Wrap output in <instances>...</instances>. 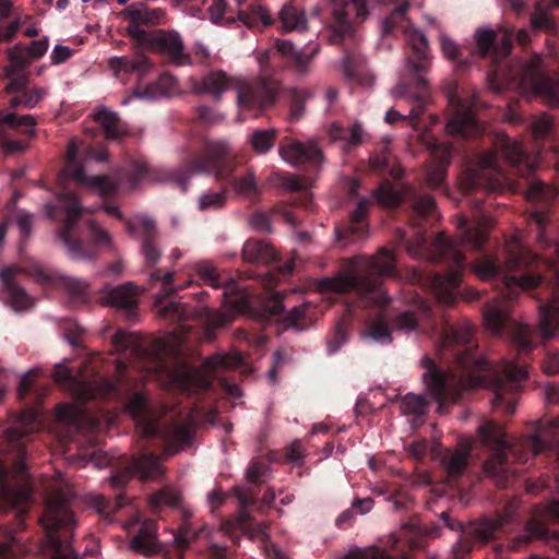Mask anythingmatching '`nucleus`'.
<instances>
[{
    "label": "nucleus",
    "mask_w": 559,
    "mask_h": 559,
    "mask_svg": "<svg viewBox=\"0 0 559 559\" xmlns=\"http://www.w3.org/2000/svg\"><path fill=\"white\" fill-rule=\"evenodd\" d=\"M276 258V251L265 240L247 241V262L269 263Z\"/></svg>",
    "instance_id": "nucleus-49"
},
{
    "label": "nucleus",
    "mask_w": 559,
    "mask_h": 559,
    "mask_svg": "<svg viewBox=\"0 0 559 559\" xmlns=\"http://www.w3.org/2000/svg\"><path fill=\"white\" fill-rule=\"evenodd\" d=\"M177 84L176 79L164 73L159 75L158 80L148 85L143 92L135 91V96L139 98H157L160 96H169Z\"/></svg>",
    "instance_id": "nucleus-47"
},
{
    "label": "nucleus",
    "mask_w": 559,
    "mask_h": 559,
    "mask_svg": "<svg viewBox=\"0 0 559 559\" xmlns=\"http://www.w3.org/2000/svg\"><path fill=\"white\" fill-rule=\"evenodd\" d=\"M112 345L117 352H130L143 368L151 374L163 373L167 370L166 349L163 340H147L135 332L117 331L112 336Z\"/></svg>",
    "instance_id": "nucleus-10"
},
{
    "label": "nucleus",
    "mask_w": 559,
    "mask_h": 559,
    "mask_svg": "<svg viewBox=\"0 0 559 559\" xmlns=\"http://www.w3.org/2000/svg\"><path fill=\"white\" fill-rule=\"evenodd\" d=\"M503 519L485 518L476 523H471L463 528L465 538H473L480 543H487L496 538V533L503 527Z\"/></svg>",
    "instance_id": "nucleus-35"
},
{
    "label": "nucleus",
    "mask_w": 559,
    "mask_h": 559,
    "mask_svg": "<svg viewBox=\"0 0 559 559\" xmlns=\"http://www.w3.org/2000/svg\"><path fill=\"white\" fill-rule=\"evenodd\" d=\"M276 50L285 57H289L294 61L295 70L298 74L305 75L310 70V62L317 49L311 53H305L297 50L290 40L277 39L275 41Z\"/></svg>",
    "instance_id": "nucleus-38"
},
{
    "label": "nucleus",
    "mask_w": 559,
    "mask_h": 559,
    "mask_svg": "<svg viewBox=\"0 0 559 559\" xmlns=\"http://www.w3.org/2000/svg\"><path fill=\"white\" fill-rule=\"evenodd\" d=\"M52 378L56 383L69 390L74 397L82 403L88 402L94 397V392L90 383L74 376L72 370L67 366L57 365Z\"/></svg>",
    "instance_id": "nucleus-26"
},
{
    "label": "nucleus",
    "mask_w": 559,
    "mask_h": 559,
    "mask_svg": "<svg viewBox=\"0 0 559 559\" xmlns=\"http://www.w3.org/2000/svg\"><path fill=\"white\" fill-rule=\"evenodd\" d=\"M164 473L160 465V457L155 453L141 452L133 456L124 471L114 474L110 479V487L118 491L133 477L139 476L141 480H153Z\"/></svg>",
    "instance_id": "nucleus-14"
},
{
    "label": "nucleus",
    "mask_w": 559,
    "mask_h": 559,
    "mask_svg": "<svg viewBox=\"0 0 559 559\" xmlns=\"http://www.w3.org/2000/svg\"><path fill=\"white\" fill-rule=\"evenodd\" d=\"M526 377L527 371L524 367L516 366L511 360H503L487 384L495 395L491 401L492 407L502 409L508 415L513 414L515 412L514 393Z\"/></svg>",
    "instance_id": "nucleus-12"
},
{
    "label": "nucleus",
    "mask_w": 559,
    "mask_h": 559,
    "mask_svg": "<svg viewBox=\"0 0 559 559\" xmlns=\"http://www.w3.org/2000/svg\"><path fill=\"white\" fill-rule=\"evenodd\" d=\"M132 550L144 556H151L160 551V545L157 540V523L152 519L144 520L136 535L131 539Z\"/></svg>",
    "instance_id": "nucleus-30"
},
{
    "label": "nucleus",
    "mask_w": 559,
    "mask_h": 559,
    "mask_svg": "<svg viewBox=\"0 0 559 559\" xmlns=\"http://www.w3.org/2000/svg\"><path fill=\"white\" fill-rule=\"evenodd\" d=\"M506 182V176L498 165L497 152H487L479 157L477 165L468 169L466 188L485 187L497 191Z\"/></svg>",
    "instance_id": "nucleus-17"
},
{
    "label": "nucleus",
    "mask_w": 559,
    "mask_h": 559,
    "mask_svg": "<svg viewBox=\"0 0 559 559\" xmlns=\"http://www.w3.org/2000/svg\"><path fill=\"white\" fill-rule=\"evenodd\" d=\"M540 276L527 273L522 276H504V285L509 290V298L513 294V290L519 288L522 290H528L535 288L540 283Z\"/></svg>",
    "instance_id": "nucleus-56"
},
{
    "label": "nucleus",
    "mask_w": 559,
    "mask_h": 559,
    "mask_svg": "<svg viewBox=\"0 0 559 559\" xmlns=\"http://www.w3.org/2000/svg\"><path fill=\"white\" fill-rule=\"evenodd\" d=\"M197 273L210 286L214 288L221 287L219 276L216 267L210 261H201L195 265Z\"/></svg>",
    "instance_id": "nucleus-62"
},
{
    "label": "nucleus",
    "mask_w": 559,
    "mask_h": 559,
    "mask_svg": "<svg viewBox=\"0 0 559 559\" xmlns=\"http://www.w3.org/2000/svg\"><path fill=\"white\" fill-rule=\"evenodd\" d=\"M139 46L150 47L176 66L191 63L190 56L185 52L182 38L177 32H168L160 28L154 29L152 36Z\"/></svg>",
    "instance_id": "nucleus-20"
},
{
    "label": "nucleus",
    "mask_w": 559,
    "mask_h": 559,
    "mask_svg": "<svg viewBox=\"0 0 559 559\" xmlns=\"http://www.w3.org/2000/svg\"><path fill=\"white\" fill-rule=\"evenodd\" d=\"M369 200L361 199L357 204V209L350 216V222L346 230H336L337 238L345 239V233H349L355 236H361L364 234V219L366 218L369 210Z\"/></svg>",
    "instance_id": "nucleus-50"
},
{
    "label": "nucleus",
    "mask_w": 559,
    "mask_h": 559,
    "mask_svg": "<svg viewBox=\"0 0 559 559\" xmlns=\"http://www.w3.org/2000/svg\"><path fill=\"white\" fill-rule=\"evenodd\" d=\"M542 520L559 521V501L550 500L545 506H536L533 510V518L525 524V533L512 540L510 548L516 550L521 544L530 543L533 539L559 540L556 532L549 533Z\"/></svg>",
    "instance_id": "nucleus-16"
},
{
    "label": "nucleus",
    "mask_w": 559,
    "mask_h": 559,
    "mask_svg": "<svg viewBox=\"0 0 559 559\" xmlns=\"http://www.w3.org/2000/svg\"><path fill=\"white\" fill-rule=\"evenodd\" d=\"M150 504L153 509L163 507H178L180 504L179 493L171 488H163L150 496Z\"/></svg>",
    "instance_id": "nucleus-57"
},
{
    "label": "nucleus",
    "mask_w": 559,
    "mask_h": 559,
    "mask_svg": "<svg viewBox=\"0 0 559 559\" xmlns=\"http://www.w3.org/2000/svg\"><path fill=\"white\" fill-rule=\"evenodd\" d=\"M337 25L333 27L331 41L336 44L352 32L353 22H362L369 14L365 0H330Z\"/></svg>",
    "instance_id": "nucleus-19"
},
{
    "label": "nucleus",
    "mask_w": 559,
    "mask_h": 559,
    "mask_svg": "<svg viewBox=\"0 0 559 559\" xmlns=\"http://www.w3.org/2000/svg\"><path fill=\"white\" fill-rule=\"evenodd\" d=\"M70 500L71 493L60 489L50 492L46 499L45 511L40 521L48 544L52 549L51 559H79L72 546L58 535L59 530L70 531L75 524Z\"/></svg>",
    "instance_id": "nucleus-8"
},
{
    "label": "nucleus",
    "mask_w": 559,
    "mask_h": 559,
    "mask_svg": "<svg viewBox=\"0 0 559 559\" xmlns=\"http://www.w3.org/2000/svg\"><path fill=\"white\" fill-rule=\"evenodd\" d=\"M236 167V155L226 141L204 138L191 144L181 166L171 173V179L186 192L193 175L214 174L218 180L226 182L227 189L242 195L245 177L242 174L235 175Z\"/></svg>",
    "instance_id": "nucleus-4"
},
{
    "label": "nucleus",
    "mask_w": 559,
    "mask_h": 559,
    "mask_svg": "<svg viewBox=\"0 0 559 559\" xmlns=\"http://www.w3.org/2000/svg\"><path fill=\"white\" fill-rule=\"evenodd\" d=\"M260 90L261 95L255 100L251 91H249V88L247 87V110L250 107H252L255 103L261 109L272 105L277 94L278 84L276 81L272 79L264 78L261 80Z\"/></svg>",
    "instance_id": "nucleus-46"
},
{
    "label": "nucleus",
    "mask_w": 559,
    "mask_h": 559,
    "mask_svg": "<svg viewBox=\"0 0 559 559\" xmlns=\"http://www.w3.org/2000/svg\"><path fill=\"white\" fill-rule=\"evenodd\" d=\"M554 197V191L546 188L540 181H532L525 192V198L530 201H540L547 203Z\"/></svg>",
    "instance_id": "nucleus-64"
},
{
    "label": "nucleus",
    "mask_w": 559,
    "mask_h": 559,
    "mask_svg": "<svg viewBox=\"0 0 559 559\" xmlns=\"http://www.w3.org/2000/svg\"><path fill=\"white\" fill-rule=\"evenodd\" d=\"M428 146L433 158L437 160V165L428 170L426 180L431 188H438L443 183L445 178L447 166L450 163V150L436 140L430 141Z\"/></svg>",
    "instance_id": "nucleus-32"
},
{
    "label": "nucleus",
    "mask_w": 559,
    "mask_h": 559,
    "mask_svg": "<svg viewBox=\"0 0 559 559\" xmlns=\"http://www.w3.org/2000/svg\"><path fill=\"white\" fill-rule=\"evenodd\" d=\"M534 260L535 255L523 248L518 240H514L508 245V258L504 263L503 271H524Z\"/></svg>",
    "instance_id": "nucleus-40"
},
{
    "label": "nucleus",
    "mask_w": 559,
    "mask_h": 559,
    "mask_svg": "<svg viewBox=\"0 0 559 559\" xmlns=\"http://www.w3.org/2000/svg\"><path fill=\"white\" fill-rule=\"evenodd\" d=\"M127 503L128 498L122 492L116 493L114 498H107L104 495H93L87 498V504L104 515L119 511Z\"/></svg>",
    "instance_id": "nucleus-42"
},
{
    "label": "nucleus",
    "mask_w": 559,
    "mask_h": 559,
    "mask_svg": "<svg viewBox=\"0 0 559 559\" xmlns=\"http://www.w3.org/2000/svg\"><path fill=\"white\" fill-rule=\"evenodd\" d=\"M283 295L274 294L271 297L264 298L260 302V310H255L253 307V301L249 299L247 295V318L253 317L257 319H269L271 317L277 316L284 310V306L282 302Z\"/></svg>",
    "instance_id": "nucleus-41"
},
{
    "label": "nucleus",
    "mask_w": 559,
    "mask_h": 559,
    "mask_svg": "<svg viewBox=\"0 0 559 559\" xmlns=\"http://www.w3.org/2000/svg\"><path fill=\"white\" fill-rule=\"evenodd\" d=\"M140 228L142 231L141 253L145 265L152 267L162 257L156 224L148 217H142L140 219Z\"/></svg>",
    "instance_id": "nucleus-29"
},
{
    "label": "nucleus",
    "mask_w": 559,
    "mask_h": 559,
    "mask_svg": "<svg viewBox=\"0 0 559 559\" xmlns=\"http://www.w3.org/2000/svg\"><path fill=\"white\" fill-rule=\"evenodd\" d=\"M247 538L254 540L261 547L265 559H290L281 549L274 546L269 538V535L259 525L251 522L247 514Z\"/></svg>",
    "instance_id": "nucleus-37"
},
{
    "label": "nucleus",
    "mask_w": 559,
    "mask_h": 559,
    "mask_svg": "<svg viewBox=\"0 0 559 559\" xmlns=\"http://www.w3.org/2000/svg\"><path fill=\"white\" fill-rule=\"evenodd\" d=\"M394 272V254L388 249H381L372 257H357L349 263L347 271L334 276L323 277L318 282L321 293H346L355 290L361 296L377 292L383 276Z\"/></svg>",
    "instance_id": "nucleus-6"
},
{
    "label": "nucleus",
    "mask_w": 559,
    "mask_h": 559,
    "mask_svg": "<svg viewBox=\"0 0 559 559\" xmlns=\"http://www.w3.org/2000/svg\"><path fill=\"white\" fill-rule=\"evenodd\" d=\"M209 12L214 23L226 22L230 24L235 22V17L224 0H214L213 4L209 8Z\"/></svg>",
    "instance_id": "nucleus-63"
},
{
    "label": "nucleus",
    "mask_w": 559,
    "mask_h": 559,
    "mask_svg": "<svg viewBox=\"0 0 559 559\" xmlns=\"http://www.w3.org/2000/svg\"><path fill=\"white\" fill-rule=\"evenodd\" d=\"M496 39V32L491 28H479L475 32V40L480 57L484 58L492 51Z\"/></svg>",
    "instance_id": "nucleus-61"
},
{
    "label": "nucleus",
    "mask_w": 559,
    "mask_h": 559,
    "mask_svg": "<svg viewBox=\"0 0 559 559\" xmlns=\"http://www.w3.org/2000/svg\"><path fill=\"white\" fill-rule=\"evenodd\" d=\"M199 93L212 94L216 99L227 90H236L240 107L245 104V81L228 76L223 71L210 72L204 75L195 87Z\"/></svg>",
    "instance_id": "nucleus-23"
},
{
    "label": "nucleus",
    "mask_w": 559,
    "mask_h": 559,
    "mask_svg": "<svg viewBox=\"0 0 559 559\" xmlns=\"http://www.w3.org/2000/svg\"><path fill=\"white\" fill-rule=\"evenodd\" d=\"M445 129L452 135L472 136L479 132V126L469 107L459 100L454 105V114L449 119Z\"/></svg>",
    "instance_id": "nucleus-27"
},
{
    "label": "nucleus",
    "mask_w": 559,
    "mask_h": 559,
    "mask_svg": "<svg viewBox=\"0 0 559 559\" xmlns=\"http://www.w3.org/2000/svg\"><path fill=\"white\" fill-rule=\"evenodd\" d=\"M122 15L129 21L126 28L138 45L145 43L152 36L153 31H145L143 26H155L165 22L166 12L160 8H150L145 4H131L122 11Z\"/></svg>",
    "instance_id": "nucleus-15"
},
{
    "label": "nucleus",
    "mask_w": 559,
    "mask_h": 559,
    "mask_svg": "<svg viewBox=\"0 0 559 559\" xmlns=\"http://www.w3.org/2000/svg\"><path fill=\"white\" fill-rule=\"evenodd\" d=\"M37 121L36 118L33 115H24L21 117H17L13 112H4L0 110V126L5 124L10 128H22L25 127L27 130L24 131L27 135H34L35 130L34 127L36 126Z\"/></svg>",
    "instance_id": "nucleus-55"
},
{
    "label": "nucleus",
    "mask_w": 559,
    "mask_h": 559,
    "mask_svg": "<svg viewBox=\"0 0 559 559\" xmlns=\"http://www.w3.org/2000/svg\"><path fill=\"white\" fill-rule=\"evenodd\" d=\"M478 435L484 445L490 449L491 455L484 465L485 473L491 477L499 487L507 486L510 455L516 462H525L530 449L537 455L548 448H552L559 460V418L536 428L534 435L518 443L507 440L503 428L492 421H487L478 428Z\"/></svg>",
    "instance_id": "nucleus-3"
},
{
    "label": "nucleus",
    "mask_w": 559,
    "mask_h": 559,
    "mask_svg": "<svg viewBox=\"0 0 559 559\" xmlns=\"http://www.w3.org/2000/svg\"><path fill=\"white\" fill-rule=\"evenodd\" d=\"M106 304L123 311L129 320H134L139 306L138 288L131 283H124L110 288L106 296Z\"/></svg>",
    "instance_id": "nucleus-25"
},
{
    "label": "nucleus",
    "mask_w": 559,
    "mask_h": 559,
    "mask_svg": "<svg viewBox=\"0 0 559 559\" xmlns=\"http://www.w3.org/2000/svg\"><path fill=\"white\" fill-rule=\"evenodd\" d=\"M521 86L537 97H540L547 106H559V81L555 78L538 72L537 64L533 61L523 66Z\"/></svg>",
    "instance_id": "nucleus-18"
},
{
    "label": "nucleus",
    "mask_w": 559,
    "mask_h": 559,
    "mask_svg": "<svg viewBox=\"0 0 559 559\" xmlns=\"http://www.w3.org/2000/svg\"><path fill=\"white\" fill-rule=\"evenodd\" d=\"M16 269L7 267L0 272L3 299L15 311H25L34 306V299L16 282Z\"/></svg>",
    "instance_id": "nucleus-24"
},
{
    "label": "nucleus",
    "mask_w": 559,
    "mask_h": 559,
    "mask_svg": "<svg viewBox=\"0 0 559 559\" xmlns=\"http://www.w3.org/2000/svg\"><path fill=\"white\" fill-rule=\"evenodd\" d=\"M442 346H464L456 353V364L462 369L461 374L443 372L429 368L423 376L429 394L439 403L438 412L444 413L448 402H456L462 392L485 385L486 381L479 373L487 370V361L476 350L473 341V329L467 323L448 326L442 336Z\"/></svg>",
    "instance_id": "nucleus-2"
},
{
    "label": "nucleus",
    "mask_w": 559,
    "mask_h": 559,
    "mask_svg": "<svg viewBox=\"0 0 559 559\" xmlns=\"http://www.w3.org/2000/svg\"><path fill=\"white\" fill-rule=\"evenodd\" d=\"M406 41L412 48L416 61L412 58L406 59V66L409 73L415 78V84L418 88L427 86V80L421 75L425 73L429 66V46L426 36L418 29H406Z\"/></svg>",
    "instance_id": "nucleus-21"
},
{
    "label": "nucleus",
    "mask_w": 559,
    "mask_h": 559,
    "mask_svg": "<svg viewBox=\"0 0 559 559\" xmlns=\"http://www.w3.org/2000/svg\"><path fill=\"white\" fill-rule=\"evenodd\" d=\"M259 22L263 26H271L274 23V19L264 5L251 4L247 9V27L258 26Z\"/></svg>",
    "instance_id": "nucleus-59"
},
{
    "label": "nucleus",
    "mask_w": 559,
    "mask_h": 559,
    "mask_svg": "<svg viewBox=\"0 0 559 559\" xmlns=\"http://www.w3.org/2000/svg\"><path fill=\"white\" fill-rule=\"evenodd\" d=\"M79 146L74 139L70 140L67 147L66 173L82 185L97 189L103 197L115 194L121 189L133 190L141 179L148 176L150 167L145 162L135 160L128 168H120L112 175H99L88 177L84 167L78 160Z\"/></svg>",
    "instance_id": "nucleus-7"
},
{
    "label": "nucleus",
    "mask_w": 559,
    "mask_h": 559,
    "mask_svg": "<svg viewBox=\"0 0 559 559\" xmlns=\"http://www.w3.org/2000/svg\"><path fill=\"white\" fill-rule=\"evenodd\" d=\"M428 402L425 396L407 394L403 397L400 408L404 415L420 416L426 412Z\"/></svg>",
    "instance_id": "nucleus-58"
},
{
    "label": "nucleus",
    "mask_w": 559,
    "mask_h": 559,
    "mask_svg": "<svg viewBox=\"0 0 559 559\" xmlns=\"http://www.w3.org/2000/svg\"><path fill=\"white\" fill-rule=\"evenodd\" d=\"M157 313L160 318L170 320L171 322H181L189 320L194 314V309L187 304L170 301L163 305L162 300L155 304Z\"/></svg>",
    "instance_id": "nucleus-43"
},
{
    "label": "nucleus",
    "mask_w": 559,
    "mask_h": 559,
    "mask_svg": "<svg viewBox=\"0 0 559 559\" xmlns=\"http://www.w3.org/2000/svg\"><path fill=\"white\" fill-rule=\"evenodd\" d=\"M94 118L105 130L106 138L117 140L124 133V126L116 112L103 108Z\"/></svg>",
    "instance_id": "nucleus-44"
},
{
    "label": "nucleus",
    "mask_w": 559,
    "mask_h": 559,
    "mask_svg": "<svg viewBox=\"0 0 559 559\" xmlns=\"http://www.w3.org/2000/svg\"><path fill=\"white\" fill-rule=\"evenodd\" d=\"M330 136L333 140L346 141L344 150H348L362 143L364 130L359 122H355L349 129L333 124L330 129Z\"/></svg>",
    "instance_id": "nucleus-48"
},
{
    "label": "nucleus",
    "mask_w": 559,
    "mask_h": 559,
    "mask_svg": "<svg viewBox=\"0 0 559 559\" xmlns=\"http://www.w3.org/2000/svg\"><path fill=\"white\" fill-rule=\"evenodd\" d=\"M238 500V516L235 520L226 521L223 525L226 533L235 540H239L245 534V493L239 487L235 488Z\"/></svg>",
    "instance_id": "nucleus-51"
},
{
    "label": "nucleus",
    "mask_w": 559,
    "mask_h": 559,
    "mask_svg": "<svg viewBox=\"0 0 559 559\" xmlns=\"http://www.w3.org/2000/svg\"><path fill=\"white\" fill-rule=\"evenodd\" d=\"M245 358L241 354L214 355L206 358L199 367H187L182 371V383L188 389L209 391L215 379L218 380L224 392L230 397H240L241 389L235 382L221 377L225 370L241 367Z\"/></svg>",
    "instance_id": "nucleus-9"
},
{
    "label": "nucleus",
    "mask_w": 559,
    "mask_h": 559,
    "mask_svg": "<svg viewBox=\"0 0 559 559\" xmlns=\"http://www.w3.org/2000/svg\"><path fill=\"white\" fill-rule=\"evenodd\" d=\"M46 214L53 221H62V226L58 230V238L68 248L69 254L73 259H93L96 255L95 246L110 245L109 234L93 221L84 223V230L93 240V243L83 241L82 206L72 193L61 194L55 203L47 204Z\"/></svg>",
    "instance_id": "nucleus-5"
},
{
    "label": "nucleus",
    "mask_w": 559,
    "mask_h": 559,
    "mask_svg": "<svg viewBox=\"0 0 559 559\" xmlns=\"http://www.w3.org/2000/svg\"><path fill=\"white\" fill-rule=\"evenodd\" d=\"M36 278L39 282L52 285H60L66 288L72 297L83 298L87 290V284L74 277L48 273L41 269L36 271Z\"/></svg>",
    "instance_id": "nucleus-34"
},
{
    "label": "nucleus",
    "mask_w": 559,
    "mask_h": 559,
    "mask_svg": "<svg viewBox=\"0 0 559 559\" xmlns=\"http://www.w3.org/2000/svg\"><path fill=\"white\" fill-rule=\"evenodd\" d=\"M373 200L383 207H395L402 202V192L390 182H382L372 193Z\"/></svg>",
    "instance_id": "nucleus-53"
},
{
    "label": "nucleus",
    "mask_w": 559,
    "mask_h": 559,
    "mask_svg": "<svg viewBox=\"0 0 559 559\" xmlns=\"http://www.w3.org/2000/svg\"><path fill=\"white\" fill-rule=\"evenodd\" d=\"M275 136L276 130L274 129L254 131L251 136L253 150L259 154L266 153L273 146Z\"/></svg>",
    "instance_id": "nucleus-60"
},
{
    "label": "nucleus",
    "mask_w": 559,
    "mask_h": 559,
    "mask_svg": "<svg viewBox=\"0 0 559 559\" xmlns=\"http://www.w3.org/2000/svg\"><path fill=\"white\" fill-rule=\"evenodd\" d=\"M46 91L40 87L27 88L16 93L9 102L11 108L24 107L27 109L35 108L44 98Z\"/></svg>",
    "instance_id": "nucleus-54"
},
{
    "label": "nucleus",
    "mask_w": 559,
    "mask_h": 559,
    "mask_svg": "<svg viewBox=\"0 0 559 559\" xmlns=\"http://www.w3.org/2000/svg\"><path fill=\"white\" fill-rule=\"evenodd\" d=\"M510 340L519 354L524 355L533 350L532 330L524 324H513L510 330Z\"/></svg>",
    "instance_id": "nucleus-52"
},
{
    "label": "nucleus",
    "mask_w": 559,
    "mask_h": 559,
    "mask_svg": "<svg viewBox=\"0 0 559 559\" xmlns=\"http://www.w3.org/2000/svg\"><path fill=\"white\" fill-rule=\"evenodd\" d=\"M278 151L282 158L293 166L305 164L307 162L313 163L314 165H321L324 160L322 151L312 140L299 142L287 139L280 145Z\"/></svg>",
    "instance_id": "nucleus-22"
},
{
    "label": "nucleus",
    "mask_w": 559,
    "mask_h": 559,
    "mask_svg": "<svg viewBox=\"0 0 559 559\" xmlns=\"http://www.w3.org/2000/svg\"><path fill=\"white\" fill-rule=\"evenodd\" d=\"M510 301L508 298L493 299L484 310L485 325L492 334H499L509 322Z\"/></svg>",
    "instance_id": "nucleus-31"
},
{
    "label": "nucleus",
    "mask_w": 559,
    "mask_h": 559,
    "mask_svg": "<svg viewBox=\"0 0 559 559\" xmlns=\"http://www.w3.org/2000/svg\"><path fill=\"white\" fill-rule=\"evenodd\" d=\"M471 445H463L453 452H447L442 459L441 464L445 469L448 477L457 478L466 469L469 461Z\"/></svg>",
    "instance_id": "nucleus-39"
},
{
    "label": "nucleus",
    "mask_w": 559,
    "mask_h": 559,
    "mask_svg": "<svg viewBox=\"0 0 559 559\" xmlns=\"http://www.w3.org/2000/svg\"><path fill=\"white\" fill-rule=\"evenodd\" d=\"M109 67L118 76L119 73H136L140 76L146 74L152 63L146 56L138 52L134 57H114L109 59Z\"/></svg>",
    "instance_id": "nucleus-33"
},
{
    "label": "nucleus",
    "mask_w": 559,
    "mask_h": 559,
    "mask_svg": "<svg viewBox=\"0 0 559 559\" xmlns=\"http://www.w3.org/2000/svg\"><path fill=\"white\" fill-rule=\"evenodd\" d=\"M559 331V306L554 301L543 307L539 322V333L543 338H552Z\"/></svg>",
    "instance_id": "nucleus-45"
},
{
    "label": "nucleus",
    "mask_w": 559,
    "mask_h": 559,
    "mask_svg": "<svg viewBox=\"0 0 559 559\" xmlns=\"http://www.w3.org/2000/svg\"><path fill=\"white\" fill-rule=\"evenodd\" d=\"M39 426L37 412L27 409L23 411L19 415L16 423L4 431L10 451L15 454L14 467L21 475H24L27 469V449L23 440L37 431Z\"/></svg>",
    "instance_id": "nucleus-13"
},
{
    "label": "nucleus",
    "mask_w": 559,
    "mask_h": 559,
    "mask_svg": "<svg viewBox=\"0 0 559 559\" xmlns=\"http://www.w3.org/2000/svg\"><path fill=\"white\" fill-rule=\"evenodd\" d=\"M459 226L462 229L459 240H449L443 234H439L428 248L426 238L421 234H416L407 243V251L414 257L425 255L433 262L447 260L455 266L444 275L435 274L430 281L433 294L445 305L454 302V290L461 283V269L464 266L465 258L459 247L462 245L480 250L488 239L489 230L493 227V221L490 216L483 214L467 226V219L461 217Z\"/></svg>",
    "instance_id": "nucleus-1"
},
{
    "label": "nucleus",
    "mask_w": 559,
    "mask_h": 559,
    "mask_svg": "<svg viewBox=\"0 0 559 559\" xmlns=\"http://www.w3.org/2000/svg\"><path fill=\"white\" fill-rule=\"evenodd\" d=\"M281 29L284 33L302 32L308 27V20L304 10L292 3L282 7L277 14Z\"/></svg>",
    "instance_id": "nucleus-36"
},
{
    "label": "nucleus",
    "mask_w": 559,
    "mask_h": 559,
    "mask_svg": "<svg viewBox=\"0 0 559 559\" xmlns=\"http://www.w3.org/2000/svg\"><path fill=\"white\" fill-rule=\"evenodd\" d=\"M495 145L496 151L501 153L512 166L524 165L525 169L521 170L523 176L534 171L535 166L528 160L521 141L500 134L498 135Z\"/></svg>",
    "instance_id": "nucleus-28"
},
{
    "label": "nucleus",
    "mask_w": 559,
    "mask_h": 559,
    "mask_svg": "<svg viewBox=\"0 0 559 559\" xmlns=\"http://www.w3.org/2000/svg\"><path fill=\"white\" fill-rule=\"evenodd\" d=\"M126 408L133 418L138 431L145 438L165 437L178 443L188 442L191 438L189 428L183 425L164 428L151 407L148 397L142 392L133 393Z\"/></svg>",
    "instance_id": "nucleus-11"
}]
</instances>
